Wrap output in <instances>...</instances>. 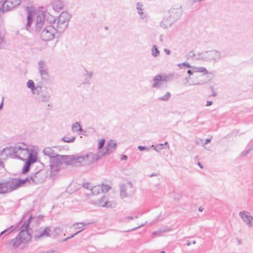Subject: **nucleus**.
<instances>
[{"instance_id": "obj_1", "label": "nucleus", "mask_w": 253, "mask_h": 253, "mask_svg": "<svg viewBox=\"0 0 253 253\" xmlns=\"http://www.w3.org/2000/svg\"><path fill=\"white\" fill-rule=\"evenodd\" d=\"M74 157L75 164L79 163L81 166L90 165L100 159V156L92 152H88L82 155H75Z\"/></svg>"}, {"instance_id": "obj_2", "label": "nucleus", "mask_w": 253, "mask_h": 253, "mask_svg": "<svg viewBox=\"0 0 253 253\" xmlns=\"http://www.w3.org/2000/svg\"><path fill=\"white\" fill-rule=\"evenodd\" d=\"M220 52L218 50H211L198 53L197 59L204 61H218L220 58Z\"/></svg>"}, {"instance_id": "obj_3", "label": "nucleus", "mask_w": 253, "mask_h": 253, "mask_svg": "<svg viewBox=\"0 0 253 253\" xmlns=\"http://www.w3.org/2000/svg\"><path fill=\"white\" fill-rule=\"evenodd\" d=\"M14 149L15 157L19 160L24 161L26 159L24 157H26L29 153L30 150L28 146L24 143H18L15 144L13 146Z\"/></svg>"}, {"instance_id": "obj_4", "label": "nucleus", "mask_w": 253, "mask_h": 253, "mask_svg": "<svg viewBox=\"0 0 253 253\" xmlns=\"http://www.w3.org/2000/svg\"><path fill=\"white\" fill-rule=\"evenodd\" d=\"M56 33L55 28L52 25L47 26L44 27L41 33V39L45 42L53 40L55 38Z\"/></svg>"}, {"instance_id": "obj_5", "label": "nucleus", "mask_w": 253, "mask_h": 253, "mask_svg": "<svg viewBox=\"0 0 253 253\" xmlns=\"http://www.w3.org/2000/svg\"><path fill=\"white\" fill-rule=\"evenodd\" d=\"M30 174L32 182L35 184L42 183L47 177V173L45 169H37Z\"/></svg>"}, {"instance_id": "obj_6", "label": "nucleus", "mask_w": 253, "mask_h": 253, "mask_svg": "<svg viewBox=\"0 0 253 253\" xmlns=\"http://www.w3.org/2000/svg\"><path fill=\"white\" fill-rule=\"evenodd\" d=\"M45 14L42 12H39L37 16L36 23L34 26L35 31L41 32L45 27Z\"/></svg>"}, {"instance_id": "obj_7", "label": "nucleus", "mask_w": 253, "mask_h": 253, "mask_svg": "<svg viewBox=\"0 0 253 253\" xmlns=\"http://www.w3.org/2000/svg\"><path fill=\"white\" fill-rule=\"evenodd\" d=\"M21 0H5L2 5L1 11L5 12L16 7L21 3Z\"/></svg>"}, {"instance_id": "obj_8", "label": "nucleus", "mask_w": 253, "mask_h": 253, "mask_svg": "<svg viewBox=\"0 0 253 253\" xmlns=\"http://www.w3.org/2000/svg\"><path fill=\"white\" fill-rule=\"evenodd\" d=\"M113 140H110L107 142V145L105 147V151H99L98 152L97 156L101 157L105 154H110L117 147V143L114 142Z\"/></svg>"}, {"instance_id": "obj_9", "label": "nucleus", "mask_w": 253, "mask_h": 253, "mask_svg": "<svg viewBox=\"0 0 253 253\" xmlns=\"http://www.w3.org/2000/svg\"><path fill=\"white\" fill-rule=\"evenodd\" d=\"M182 13V6L181 5H175L171 8L169 11V17L177 19L181 16Z\"/></svg>"}, {"instance_id": "obj_10", "label": "nucleus", "mask_w": 253, "mask_h": 253, "mask_svg": "<svg viewBox=\"0 0 253 253\" xmlns=\"http://www.w3.org/2000/svg\"><path fill=\"white\" fill-rule=\"evenodd\" d=\"M51 230L50 226H46L42 231H40V230H37L35 233L34 239L37 241L42 237H50L51 236Z\"/></svg>"}, {"instance_id": "obj_11", "label": "nucleus", "mask_w": 253, "mask_h": 253, "mask_svg": "<svg viewBox=\"0 0 253 253\" xmlns=\"http://www.w3.org/2000/svg\"><path fill=\"white\" fill-rule=\"evenodd\" d=\"M32 238L30 239L28 238V236L23 233L22 235L18 237V235L12 240L13 246L18 247L22 243H27L31 240Z\"/></svg>"}, {"instance_id": "obj_12", "label": "nucleus", "mask_w": 253, "mask_h": 253, "mask_svg": "<svg viewBox=\"0 0 253 253\" xmlns=\"http://www.w3.org/2000/svg\"><path fill=\"white\" fill-rule=\"evenodd\" d=\"M239 215L243 221L249 227H251L253 226V217L249 214L248 212L242 211L239 212Z\"/></svg>"}, {"instance_id": "obj_13", "label": "nucleus", "mask_w": 253, "mask_h": 253, "mask_svg": "<svg viewBox=\"0 0 253 253\" xmlns=\"http://www.w3.org/2000/svg\"><path fill=\"white\" fill-rule=\"evenodd\" d=\"M23 158L26 159L25 161L32 165L37 161L38 153L34 149H30L27 156Z\"/></svg>"}, {"instance_id": "obj_14", "label": "nucleus", "mask_w": 253, "mask_h": 253, "mask_svg": "<svg viewBox=\"0 0 253 253\" xmlns=\"http://www.w3.org/2000/svg\"><path fill=\"white\" fill-rule=\"evenodd\" d=\"M7 181L9 182L8 188L10 191H13L21 187L19 178L10 177Z\"/></svg>"}, {"instance_id": "obj_15", "label": "nucleus", "mask_w": 253, "mask_h": 253, "mask_svg": "<svg viewBox=\"0 0 253 253\" xmlns=\"http://www.w3.org/2000/svg\"><path fill=\"white\" fill-rule=\"evenodd\" d=\"M39 65V71L40 75L42 77V79L46 78L48 77V72L47 71V68L46 66V63L43 60H41L38 62Z\"/></svg>"}, {"instance_id": "obj_16", "label": "nucleus", "mask_w": 253, "mask_h": 253, "mask_svg": "<svg viewBox=\"0 0 253 253\" xmlns=\"http://www.w3.org/2000/svg\"><path fill=\"white\" fill-rule=\"evenodd\" d=\"M15 151H14V149L13 146H9L3 148L2 151L0 152V155L1 156L5 157V158H7L8 157H11L13 155L15 157Z\"/></svg>"}, {"instance_id": "obj_17", "label": "nucleus", "mask_w": 253, "mask_h": 253, "mask_svg": "<svg viewBox=\"0 0 253 253\" xmlns=\"http://www.w3.org/2000/svg\"><path fill=\"white\" fill-rule=\"evenodd\" d=\"M27 86L29 88L31 89V92L33 94H39L41 91L42 87L39 85L35 86V83L33 80H28L27 83Z\"/></svg>"}, {"instance_id": "obj_18", "label": "nucleus", "mask_w": 253, "mask_h": 253, "mask_svg": "<svg viewBox=\"0 0 253 253\" xmlns=\"http://www.w3.org/2000/svg\"><path fill=\"white\" fill-rule=\"evenodd\" d=\"M29 229H31V228H30V226L24 222L19 228L20 232L18 234V237H19L23 233H25L28 236V238L29 239L32 238V235L30 234Z\"/></svg>"}, {"instance_id": "obj_19", "label": "nucleus", "mask_w": 253, "mask_h": 253, "mask_svg": "<svg viewBox=\"0 0 253 253\" xmlns=\"http://www.w3.org/2000/svg\"><path fill=\"white\" fill-rule=\"evenodd\" d=\"M35 94L36 95V98L39 102H46L49 100L50 98V95L47 93H43L42 90V88L41 89V91L39 94Z\"/></svg>"}, {"instance_id": "obj_20", "label": "nucleus", "mask_w": 253, "mask_h": 253, "mask_svg": "<svg viewBox=\"0 0 253 253\" xmlns=\"http://www.w3.org/2000/svg\"><path fill=\"white\" fill-rule=\"evenodd\" d=\"M195 70V72H201L203 73L204 74L207 75V78L212 79L214 76V72H209L204 67H199L194 68Z\"/></svg>"}, {"instance_id": "obj_21", "label": "nucleus", "mask_w": 253, "mask_h": 253, "mask_svg": "<svg viewBox=\"0 0 253 253\" xmlns=\"http://www.w3.org/2000/svg\"><path fill=\"white\" fill-rule=\"evenodd\" d=\"M63 155L56 154L50 159V165L60 166L63 161Z\"/></svg>"}, {"instance_id": "obj_22", "label": "nucleus", "mask_w": 253, "mask_h": 253, "mask_svg": "<svg viewBox=\"0 0 253 253\" xmlns=\"http://www.w3.org/2000/svg\"><path fill=\"white\" fill-rule=\"evenodd\" d=\"M71 18V15L66 11L62 12L58 17V21L61 22L67 23L68 25L69 21Z\"/></svg>"}, {"instance_id": "obj_23", "label": "nucleus", "mask_w": 253, "mask_h": 253, "mask_svg": "<svg viewBox=\"0 0 253 253\" xmlns=\"http://www.w3.org/2000/svg\"><path fill=\"white\" fill-rule=\"evenodd\" d=\"M97 203L102 207H112L111 202L107 200V198L105 195L102 196L101 198L97 200Z\"/></svg>"}, {"instance_id": "obj_24", "label": "nucleus", "mask_w": 253, "mask_h": 253, "mask_svg": "<svg viewBox=\"0 0 253 253\" xmlns=\"http://www.w3.org/2000/svg\"><path fill=\"white\" fill-rule=\"evenodd\" d=\"M177 75L174 73H169V74H158L153 79L159 80V79H171L173 78H176Z\"/></svg>"}, {"instance_id": "obj_25", "label": "nucleus", "mask_w": 253, "mask_h": 253, "mask_svg": "<svg viewBox=\"0 0 253 253\" xmlns=\"http://www.w3.org/2000/svg\"><path fill=\"white\" fill-rule=\"evenodd\" d=\"M63 161L65 162V163L67 165H75V157L74 155L69 156V155H63Z\"/></svg>"}, {"instance_id": "obj_26", "label": "nucleus", "mask_w": 253, "mask_h": 253, "mask_svg": "<svg viewBox=\"0 0 253 253\" xmlns=\"http://www.w3.org/2000/svg\"><path fill=\"white\" fill-rule=\"evenodd\" d=\"M9 182L5 181L3 182H0V194H5L8 192V185Z\"/></svg>"}, {"instance_id": "obj_27", "label": "nucleus", "mask_w": 253, "mask_h": 253, "mask_svg": "<svg viewBox=\"0 0 253 253\" xmlns=\"http://www.w3.org/2000/svg\"><path fill=\"white\" fill-rule=\"evenodd\" d=\"M68 25L67 23L61 22L58 21L56 28H55L56 32L59 33L63 32L67 28Z\"/></svg>"}, {"instance_id": "obj_28", "label": "nucleus", "mask_w": 253, "mask_h": 253, "mask_svg": "<svg viewBox=\"0 0 253 253\" xmlns=\"http://www.w3.org/2000/svg\"><path fill=\"white\" fill-rule=\"evenodd\" d=\"M21 221H19L18 223H17L15 226L14 225L11 226L9 228H6L4 229L3 231L0 232V236L2 235L4 233L7 232L8 231V233H10L12 232H16L18 231V227H19Z\"/></svg>"}, {"instance_id": "obj_29", "label": "nucleus", "mask_w": 253, "mask_h": 253, "mask_svg": "<svg viewBox=\"0 0 253 253\" xmlns=\"http://www.w3.org/2000/svg\"><path fill=\"white\" fill-rule=\"evenodd\" d=\"M31 174L29 176H27L25 178H20L19 181L20 182L21 187H25L28 185H30L31 184L32 180H31Z\"/></svg>"}, {"instance_id": "obj_30", "label": "nucleus", "mask_w": 253, "mask_h": 253, "mask_svg": "<svg viewBox=\"0 0 253 253\" xmlns=\"http://www.w3.org/2000/svg\"><path fill=\"white\" fill-rule=\"evenodd\" d=\"M52 7L56 11L61 10L63 7V2L61 0H53Z\"/></svg>"}, {"instance_id": "obj_31", "label": "nucleus", "mask_w": 253, "mask_h": 253, "mask_svg": "<svg viewBox=\"0 0 253 253\" xmlns=\"http://www.w3.org/2000/svg\"><path fill=\"white\" fill-rule=\"evenodd\" d=\"M43 153L45 155L47 156L51 159L56 154H55L54 150H52L51 148L47 147L43 150Z\"/></svg>"}, {"instance_id": "obj_32", "label": "nucleus", "mask_w": 253, "mask_h": 253, "mask_svg": "<svg viewBox=\"0 0 253 253\" xmlns=\"http://www.w3.org/2000/svg\"><path fill=\"white\" fill-rule=\"evenodd\" d=\"M165 145L167 146L168 147H169V145L167 141L165 142L164 144L159 143V144H157L155 145H152L151 146V147H153L154 149L156 151L159 152L161 150H162L165 148L164 147Z\"/></svg>"}, {"instance_id": "obj_33", "label": "nucleus", "mask_w": 253, "mask_h": 253, "mask_svg": "<svg viewBox=\"0 0 253 253\" xmlns=\"http://www.w3.org/2000/svg\"><path fill=\"white\" fill-rule=\"evenodd\" d=\"M50 167L51 171L50 175L52 176H55L60 169V166L50 165Z\"/></svg>"}, {"instance_id": "obj_34", "label": "nucleus", "mask_w": 253, "mask_h": 253, "mask_svg": "<svg viewBox=\"0 0 253 253\" xmlns=\"http://www.w3.org/2000/svg\"><path fill=\"white\" fill-rule=\"evenodd\" d=\"M183 84L185 86H188L191 85H199L204 84L205 83H200L195 82L194 80H183Z\"/></svg>"}, {"instance_id": "obj_35", "label": "nucleus", "mask_w": 253, "mask_h": 253, "mask_svg": "<svg viewBox=\"0 0 253 253\" xmlns=\"http://www.w3.org/2000/svg\"><path fill=\"white\" fill-rule=\"evenodd\" d=\"M72 129L74 132L82 131L83 130L82 126L81 125L79 122H76L73 124L72 126Z\"/></svg>"}, {"instance_id": "obj_36", "label": "nucleus", "mask_w": 253, "mask_h": 253, "mask_svg": "<svg viewBox=\"0 0 253 253\" xmlns=\"http://www.w3.org/2000/svg\"><path fill=\"white\" fill-rule=\"evenodd\" d=\"M155 83L152 85L153 87H160L164 85L165 83H167L169 80H154Z\"/></svg>"}, {"instance_id": "obj_37", "label": "nucleus", "mask_w": 253, "mask_h": 253, "mask_svg": "<svg viewBox=\"0 0 253 253\" xmlns=\"http://www.w3.org/2000/svg\"><path fill=\"white\" fill-rule=\"evenodd\" d=\"M31 166V164L25 161L21 171V173L24 174L28 173L30 169Z\"/></svg>"}, {"instance_id": "obj_38", "label": "nucleus", "mask_w": 253, "mask_h": 253, "mask_svg": "<svg viewBox=\"0 0 253 253\" xmlns=\"http://www.w3.org/2000/svg\"><path fill=\"white\" fill-rule=\"evenodd\" d=\"M62 231L63 229L59 227H54L53 231L51 232V234L54 237H55L59 235V234L62 232Z\"/></svg>"}, {"instance_id": "obj_39", "label": "nucleus", "mask_w": 253, "mask_h": 253, "mask_svg": "<svg viewBox=\"0 0 253 253\" xmlns=\"http://www.w3.org/2000/svg\"><path fill=\"white\" fill-rule=\"evenodd\" d=\"M171 230V228L169 227H166L162 229V230H159L158 231H155L153 233V235L154 236H159L160 234L167 232V231H169Z\"/></svg>"}, {"instance_id": "obj_40", "label": "nucleus", "mask_w": 253, "mask_h": 253, "mask_svg": "<svg viewBox=\"0 0 253 253\" xmlns=\"http://www.w3.org/2000/svg\"><path fill=\"white\" fill-rule=\"evenodd\" d=\"M126 188L125 184L122 185L120 187V195L122 198H126L127 197L126 192Z\"/></svg>"}, {"instance_id": "obj_41", "label": "nucleus", "mask_w": 253, "mask_h": 253, "mask_svg": "<svg viewBox=\"0 0 253 253\" xmlns=\"http://www.w3.org/2000/svg\"><path fill=\"white\" fill-rule=\"evenodd\" d=\"M33 21V17L32 13H29L27 16V22L26 25V30H29L31 27V24Z\"/></svg>"}, {"instance_id": "obj_42", "label": "nucleus", "mask_w": 253, "mask_h": 253, "mask_svg": "<svg viewBox=\"0 0 253 253\" xmlns=\"http://www.w3.org/2000/svg\"><path fill=\"white\" fill-rule=\"evenodd\" d=\"M151 51L152 55L155 57L158 56L160 54V52L158 50V47L156 45H154L153 46Z\"/></svg>"}, {"instance_id": "obj_43", "label": "nucleus", "mask_w": 253, "mask_h": 253, "mask_svg": "<svg viewBox=\"0 0 253 253\" xmlns=\"http://www.w3.org/2000/svg\"><path fill=\"white\" fill-rule=\"evenodd\" d=\"M101 190V185L95 186L92 187L90 189L92 193L94 195H97L99 193V190Z\"/></svg>"}, {"instance_id": "obj_44", "label": "nucleus", "mask_w": 253, "mask_h": 253, "mask_svg": "<svg viewBox=\"0 0 253 253\" xmlns=\"http://www.w3.org/2000/svg\"><path fill=\"white\" fill-rule=\"evenodd\" d=\"M76 139V136H72L69 138L67 136H64L62 138L61 140L66 143H72Z\"/></svg>"}, {"instance_id": "obj_45", "label": "nucleus", "mask_w": 253, "mask_h": 253, "mask_svg": "<svg viewBox=\"0 0 253 253\" xmlns=\"http://www.w3.org/2000/svg\"><path fill=\"white\" fill-rule=\"evenodd\" d=\"M101 191L103 193H106L111 189V187L107 184H101Z\"/></svg>"}, {"instance_id": "obj_46", "label": "nucleus", "mask_w": 253, "mask_h": 253, "mask_svg": "<svg viewBox=\"0 0 253 253\" xmlns=\"http://www.w3.org/2000/svg\"><path fill=\"white\" fill-rule=\"evenodd\" d=\"M198 54L194 53L192 51L189 52L187 54V59H193L198 60L197 59Z\"/></svg>"}, {"instance_id": "obj_47", "label": "nucleus", "mask_w": 253, "mask_h": 253, "mask_svg": "<svg viewBox=\"0 0 253 253\" xmlns=\"http://www.w3.org/2000/svg\"><path fill=\"white\" fill-rule=\"evenodd\" d=\"M171 94L169 92H167L163 96L160 97L159 98V100L162 101H168Z\"/></svg>"}, {"instance_id": "obj_48", "label": "nucleus", "mask_w": 253, "mask_h": 253, "mask_svg": "<svg viewBox=\"0 0 253 253\" xmlns=\"http://www.w3.org/2000/svg\"><path fill=\"white\" fill-rule=\"evenodd\" d=\"M178 66L180 68H182L183 67L186 66L187 67L193 69L194 70V71H195V70L194 69V68H197V67L191 66L189 63H186V62H184V63H179V64H178Z\"/></svg>"}, {"instance_id": "obj_49", "label": "nucleus", "mask_w": 253, "mask_h": 253, "mask_svg": "<svg viewBox=\"0 0 253 253\" xmlns=\"http://www.w3.org/2000/svg\"><path fill=\"white\" fill-rule=\"evenodd\" d=\"M105 140L104 138H102L101 139L99 140L98 142V149L99 151H100V150L103 147L105 144Z\"/></svg>"}, {"instance_id": "obj_50", "label": "nucleus", "mask_w": 253, "mask_h": 253, "mask_svg": "<svg viewBox=\"0 0 253 253\" xmlns=\"http://www.w3.org/2000/svg\"><path fill=\"white\" fill-rule=\"evenodd\" d=\"M94 222H79L76 223V225L77 226V228H81L83 227V225H89L91 223H93Z\"/></svg>"}, {"instance_id": "obj_51", "label": "nucleus", "mask_w": 253, "mask_h": 253, "mask_svg": "<svg viewBox=\"0 0 253 253\" xmlns=\"http://www.w3.org/2000/svg\"><path fill=\"white\" fill-rule=\"evenodd\" d=\"M142 4L140 2H137V9L138 10V13L139 15L143 14V9L142 8Z\"/></svg>"}, {"instance_id": "obj_52", "label": "nucleus", "mask_w": 253, "mask_h": 253, "mask_svg": "<svg viewBox=\"0 0 253 253\" xmlns=\"http://www.w3.org/2000/svg\"><path fill=\"white\" fill-rule=\"evenodd\" d=\"M35 217L33 216V214H31L29 218L27 220H25L24 222L30 226V224L32 220L34 219Z\"/></svg>"}, {"instance_id": "obj_53", "label": "nucleus", "mask_w": 253, "mask_h": 253, "mask_svg": "<svg viewBox=\"0 0 253 253\" xmlns=\"http://www.w3.org/2000/svg\"><path fill=\"white\" fill-rule=\"evenodd\" d=\"M83 230V229H82L78 232H77L76 233H74V234H72L70 237H68L67 238H66L65 239H64L63 241H66L67 240H68L69 239H70V238H73L75 235L78 234L79 233H81L82 231Z\"/></svg>"}, {"instance_id": "obj_54", "label": "nucleus", "mask_w": 253, "mask_h": 253, "mask_svg": "<svg viewBox=\"0 0 253 253\" xmlns=\"http://www.w3.org/2000/svg\"><path fill=\"white\" fill-rule=\"evenodd\" d=\"M137 148L140 151H143L144 150L148 151L149 150V149L147 147L144 146L139 145Z\"/></svg>"}, {"instance_id": "obj_55", "label": "nucleus", "mask_w": 253, "mask_h": 253, "mask_svg": "<svg viewBox=\"0 0 253 253\" xmlns=\"http://www.w3.org/2000/svg\"><path fill=\"white\" fill-rule=\"evenodd\" d=\"M92 72H88L86 70H85V74H84L85 78L86 79H90L92 77Z\"/></svg>"}, {"instance_id": "obj_56", "label": "nucleus", "mask_w": 253, "mask_h": 253, "mask_svg": "<svg viewBox=\"0 0 253 253\" xmlns=\"http://www.w3.org/2000/svg\"><path fill=\"white\" fill-rule=\"evenodd\" d=\"M147 223V222H145V223H143L140 225H139L137 227H135L133 228H132L131 229H129L127 231V232H131V231H134L135 230H136L137 229H138L139 228L142 227V226H143L144 225H145Z\"/></svg>"}, {"instance_id": "obj_57", "label": "nucleus", "mask_w": 253, "mask_h": 253, "mask_svg": "<svg viewBox=\"0 0 253 253\" xmlns=\"http://www.w3.org/2000/svg\"><path fill=\"white\" fill-rule=\"evenodd\" d=\"M251 150L252 148H249L246 151H243L241 153V155L243 157L247 156Z\"/></svg>"}, {"instance_id": "obj_58", "label": "nucleus", "mask_w": 253, "mask_h": 253, "mask_svg": "<svg viewBox=\"0 0 253 253\" xmlns=\"http://www.w3.org/2000/svg\"><path fill=\"white\" fill-rule=\"evenodd\" d=\"M89 185L90 183L89 182H84L83 184V187L86 189H90Z\"/></svg>"}, {"instance_id": "obj_59", "label": "nucleus", "mask_w": 253, "mask_h": 253, "mask_svg": "<svg viewBox=\"0 0 253 253\" xmlns=\"http://www.w3.org/2000/svg\"><path fill=\"white\" fill-rule=\"evenodd\" d=\"M120 159L121 160H126L127 159V156L126 155H122Z\"/></svg>"}, {"instance_id": "obj_60", "label": "nucleus", "mask_w": 253, "mask_h": 253, "mask_svg": "<svg viewBox=\"0 0 253 253\" xmlns=\"http://www.w3.org/2000/svg\"><path fill=\"white\" fill-rule=\"evenodd\" d=\"M210 87L212 90V93L210 96H215L217 95V93L215 91H213V87L212 86H211Z\"/></svg>"}, {"instance_id": "obj_61", "label": "nucleus", "mask_w": 253, "mask_h": 253, "mask_svg": "<svg viewBox=\"0 0 253 253\" xmlns=\"http://www.w3.org/2000/svg\"><path fill=\"white\" fill-rule=\"evenodd\" d=\"M138 218V216H135V217H133V216H128L126 217V219H128V220H132L134 218Z\"/></svg>"}, {"instance_id": "obj_62", "label": "nucleus", "mask_w": 253, "mask_h": 253, "mask_svg": "<svg viewBox=\"0 0 253 253\" xmlns=\"http://www.w3.org/2000/svg\"><path fill=\"white\" fill-rule=\"evenodd\" d=\"M212 104V101L208 100L207 101L206 106H210Z\"/></svg>"}, {"instance_id": "obj_63", "label": "nucleus", "mask_w": 253, "mask_h": 253, "mask_svg": "<svg viewBox=\"0 0 253 253\" xmlns=\"http://www.w3.org/2000/svg\"><path fill=\"white\" fill-rule=\"evenodd\" d=\"M159 174V173H153L149 175V177H152L153 176H156Z\"/></svg>"}, {"instance_id": "obj_64", "label": "nucleus", "mask_w": 253, "mask_h": 253, "mask_svg": "<svg viewBox=\"0 0 253 253\" xmlns=\"http://www.w3.org/2000/svg\"><path fill=\"white\" fill-rule=\"evenodd\" d=\"M164 51H165V53H166L167 55H169V54H170V52H170V50H169V49H166V48L164 49Z\"/></svg>"}]
</instances>
